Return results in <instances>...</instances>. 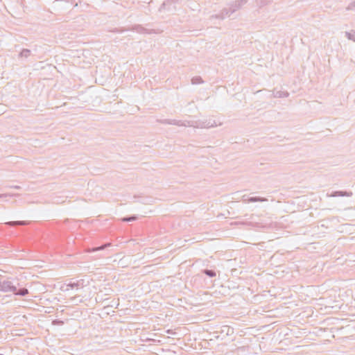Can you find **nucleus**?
<instances>
[{
  "mask_svg": "<svg viewBox=\"0 0 355 355\" xmlns=\"http://www.w3.org/2000/svg\"><path fill=\"white\" fill-rule=\"evenodd\" d=\"M157 121L162 124L174 125L177 126L193 127L196 128H209L217 125L215 121H180L176 119H157Z\"/></svg>",
  "mask_w": 355,
  "mask_h": 355,
  "instance_id": "nucleus-1",
  "label": "nucleus"
},
{
  "mask_svg": "<svg viewBox=\"0 0 355 355\" xmlns=\"http://www.w3.org/2000/svg\"><path fill=\"white\" fill-rule=\"evenodd\" d=\"M246 3L247 0L235 1L229 4L228 8H224L218 14L212 15L211 18L224 19L241 9Z\"/></svg>",
  "mask_w": 355,
  "mask_h": 355,
  "instance_id": "nucleus-2",
  "label": "nucleus"
},
{
  "mask_svg": "<svg viewBox=\"0 0 355 355\" xmlns=\"http://www.w3.org/2000/svg\"><path fill=\"white\" fill-rule=\"evenodd\" d=\"M84 287V280L83 279H79L76 282H73L72 279L70 280V282L66 284L65 286H62L60 287V290L63 292H67L69 291V288H76V290H78L79 288H83Z\"/></svg>",
  "mask_w": 355,
  "mask_h": 355,
  "instance_id": "nucleus-3",
  "label": "nucleus"
},
{
  "mask_svg": "<svg viewBox=\"0 0 355 355\" xmlns=\"http://www.w3.org/2000/svg\"><path fill=\"white\" fill-rule=\"evenodd\" d=\"M0 291L3 293L15 292L16 286L8 279H0Z\"/></svg>",
  "mask_w": 355,
  "mask_h": 355,
  "instance_id": "nucleus-4",
  "label": "nucleus"
},
{
  "mask_svg": "<svg viewBox=\"0 0 355 355\" xmlns=\"http://www.w3.org/2000/svg\"><path fill=\"white\" fill-rule=\"evenodd\" d=\"M352 196V192L343 191H334L330 196L331 197H350Z\"/></svg>",
  "mask_w": 355,
  "mask_h": 355,
  "instance_id": "nucleus-5",
  "label": "nucleus"
},
{
  "mask_svg": "<svg viewBox=\"0 0 355 355\" xmlns=\"http://www.w3.org/2000/svg\"><path fill=\"white\" fill-rule=\"evenodd\" d=\"M289 96V93L286 91H275L272 92V96L275 98H286Z\"/></svg>",
  "mask_w": 355,
  "mask_h": 355,
  "instance_id": "nucleus-6",
  "label": "nucleus"
},
{
  "mask_svg": "<svg viewBox=\"0 0 355 355\" xmlns=\"http://www.w3.org/2000/svg\"><path fill=\"white\" fill-rule=\"evenodd\" d=\"M132 30L135 31L139 33L150 34L152 33L151 31H148L147 29H146L145 28H144L143 26H141L140 25H136V26H133Z\"/></svg>",
  "mask_w": 355,
  "mask_h": 355,
  "instance_id": "nucleus-7",
  "label": "nucleus"
},
{
  "mask_svg": "<svg viewBox=\"0 0 355 355\" xmlns=\"http://www.w3.org/2000/svg\"><path fill=\"white\" fill-rule=\"evenodd\" d=\"M248 202H266L268 199L263 197H250L247 200Z\"/></svg>",
  "mask_w": 355,
  "mask_h": 355,
  "instance_id": "nucleus-8",
  "label": "nucleus"
},
{
  "mask_svg": "<svg viewBox=\"0 0 355 355\" xmlns=\"http://www.w3.org/2000/svg\"><path fill=\"white\" fill-rule=\"evenodd\" d=\"M29 223V222L26 220H17V221H10L6 223V224L9 226H16V225H26Z\"/></svg>",
  "mask_w": 355,
  "mask_h": 355,
  "instance_id": "nucleus-9",
  "label": "nucleus"
},
{
  "mask_svg": "<svg viewBox=\"0 0 355 355\" xmlns=\"http://www.w3.org/2000/svg\"><path fill=\"white\" fill-rule=\"evenodd\" d=\"M110 245H111L110 243H107L102 245H101L99 247H96V248H92L91 249H88L87 252H97V251H99V250H103L105 248H106L107 247L110 246Z\"/></svg>",
  "mask_w": 355,
  "mask_h": 355,
  "instance_id": "nucleus-10",
  "label": "nucleus"
},
{
  "mask_svg": "<svg viewBox=\"0 0 355 355\" xmlns=\"http://www.w3.org/2000/svg\"><path fill=\"white\" fill-rule=\"evenodd\" d=\"M31 55V51L30 49H24L22 51L19 53V58H28Z\"/></svg>",
  "mask_w": 355,
  "mask_h": 355,
  "instance_id": "nucleus-11",
  "label": "nucleus"
},
{
  "mask_svg": "<svg viewBox=\"0 0 355 355\" xmlns=\"http://www.w3.org/2000/svg\"><path fill=\"white\" fill-rule=\"evenodd\" d=\"M13 293L16 295L25 296L28 293V290L26 288H21L19 290L16 288V291Z\"/></svg>",
  "mask_w": 355,
  "mask_h": 355,
  "instance_id": "nucleus-12",
  "label": "nucleus"
},
{
  "mask_svg": "<svg viewBox=\"0 0 355 355\" xmlns=\"http://www.w3.org/2000/svg\"><path fill=\"white\" fill-rule=\"evenodd\" d=\"M69 300L73 303L74 304L78 305L80 303H82L83 302V300L82 298H80V296L76 295L73 297H71Z\"/></svg>",
  "mask_w": 355,
  "mask_h": 355,
  "instance_id": "nucleus-13",
  "label": "nucleus"
},
{
  "mask_svg": "<svg viewBox=\"0 0 355 355\" xmlns=\"http://www.w3.org/2000/svg\"><path fill=\"white\" fill-rule=\"evenodd\" d=\"M272 0H256V3L259 7H263L270 3Z\"/></svg>",
  "mask_w": 355,
  "mask_h": 355,
  "instance_id": "nucleus-14",
  "label": "nucleus"
},
{
  "mask_svg": "<svg viewBox=\"0 0 355 355\" xmlns=\"http://www.w3.org/2000/svg\"><path fill=\"white\" fill-rule=\"evenodd\" d=\"M345 36L348 40L355 42V31L345 32Z\"/></svg>",
  "mask_w": 355,
  "mask_h": 355,
  "instance_id": "nucleus-15",
  "label": "nucleus"
},
{
  "mask_svg": "<svg viewBox=\"0 0 355 355\" xmlns=\"http://www.w3.org/2000/svg\"><path fill=\"white\" fill-rule=\"evenodd\" d=\"M203 83V80L200 76H195L191 79V83L193 85H198Z\"/></svg>",
  "mask_w": 355,
  "mask_h": 355,
  "instance_id": "nucleus-16",
  "label": "nucleus"
},
{
  "mask_svg": "<svg viewBox=\"0 0 355 355\" xmlns=\"http://www.w3.org/2000/svg\"><path fill=\"white\" fill-rule=\"evenodd\" d=\"M203 272L209 277H214L216 275V272L212 270L205 269L203 270Z\"/></svg>",
  "mask_w": 355,
  "mask_h": 355,
  "instance_id": "nucleus-17",
  "label": "nucleus"
},
{
  "mask_svg": "<svg viewBox=\"0 0 355 355\" xmlns=\"http://www.w3.org/2000/svg\"><path fill=\"white\" fill-rule=\"evenodd\" d=\"M347 10H355V0L352 1L347 7L346 8Z\"/></svg>",
  "mask_w": 355,
  "mask_h": 355,
  "instance_id": "nucleus-18",
  "label": "nucleus"
},
{
  "mask_svg": "<svg viewBox=\"0 0 355 355\" xmlns=\"http://www.w3.org/2000/svg\"><path fill=\"white\" fill-rule=\"evenodd\" d=\"M136 219H137L136 216H130V217L123 218L122 219V220L124 221V222H131V221L135 220Z\"/></svg>",
  "mask_w": 355,
  "mask_h": 355,
  "instance_id": "nucleus-19",
  "label": "nucleus"
},
{
  "mask_svg": "<svg viewBox=\"0 0 355 355\" xmlns=\"http://www.w3.org/2000/svg\"><path fill=\"white\" fill-rule=\"evenodd\" d=\"M19 196V193H13V194L3 193V194H0V198H4V197H8V196H10V197H17V196Z\"/></svg>",
  "mask_w": 355,
  "mask_h": 355,
  "instance_id": "nucleus-20",
  "label": "nucleus"
},
{
  "mask_svg": "<svg viewBox=\"0 0 355 355\" xmlns=\"http://www.w3.org/2000/svg\"><path fill=\"white\" fill-rule=\"evenodd\" d=\"M53 324H56V325H62L64 324L63 321L62 320H55L53 321Z\"/></svg>",
  "mask_w": 355,
  "mask_h": 355,
  "instance_id": "nucleus-21",
  "label": "nucleus"
},
{
  "mask_svg": "<svg viewBox=\"0 0 355 355\" xmlns=\"http://www.w3.org/2000/svg\"><path fill=\"white\" fill-rule=\"evenodd\" d=\"M9 188H13V189H19L21 187L19 186L15 185V186H10Z\"/></svg>",
  "mask_w": 355,
  "mask_h": 355,
  "instance_id": "nucleus-22",
  "label": "nucleus"
},
{
  "mask_svg": "<svg viewBox=\"0 0 355 355\" xmlns=\"http://www.w3.org/2000/svg\"><path fill=\"white\" fill-rule=\"evenodd\" d=\"M166 332H167L168 334H175V332H173V331H172V330H170V329L167 330V331H166Z\"/></svg>",
  "mask_w": 355,
  "mask_h": 355,
  "instance_id": "nucleus-23",
  "label": "nucleus"
},
{
  "mask_svg": "<svg viewBox=\"0 0 355 355\" xmlns=\"http://www.w3.org/2000/svg\"><path fill=\"white\" fill-rule=\"evenodd\" d=\"M53 201H54V202H55V203H60V202H61L58 199H54V200H53Z\"/></svg>",
  "mask_w": 355,
  "mask_h": 355,
  "instance_id": "nucleus-24",
  "label": "nucleus"
}]
</instances>
